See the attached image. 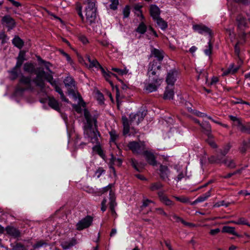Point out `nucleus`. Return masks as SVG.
Instances as JSON below:
<instances>
[{
    "label": "nucleus",
    "mask_w": 250,
    "mask_h": 250,
    "mask_svg": "<svg viewBox=\"0 0 250 250\" xmlns=\"http://www.w3.org/2000/svg\"><path fill=\"white\" fill-rule=\"evenodd\" d=\"M161 68V62L154 60L149 63L147 72L148 78L145 83L144 88L148 92L156 91L161 85L163 81L160 77Z\"/></svg>",
    "instance_id": "obj_1"
},
{
    "label": "nucleus",
    "mask_w": 250,
    "mask_h": 250,
    "mask_svg": "<svg viewBox=\"0 0 250 250\" xmlns=\"http://www.w3.org/2000/svg\"><path fill=\"white\" fill-rule=\"evenodd\" d=\"M146 115V113L145 111H139L136 114H130L129 117V120L126 116H123L122 120L123 125V134L125 135L129 133L130 125L132 124L139 125L144 120Z\"/></svg>",
    "instance_id": "obj_2"
},
{
    "label": "nucleus",
    "mask_w": 250,
    "mask_h": 250,
    "mask_svg": "<svg viewBox=\"0 0 250 250\" xmlns=\"http://www.w3.org/2000/svg\"><path fill=\"white\" fill-rule=\"evenodd\" d=\"M33 89L31 77L21 75L19 79V83L16 87V94L21 95L25 91L32 90Z\"/></svg>",
    "instance_id": "obj_3"
},
{
    "label": "nucleus",
    "mask_w": 250,
    "mask_h": 250,
    "mask_svg": "<svg viewBox=\"0 0 250 250\" xmlns=\"http://www.w3.org/2000/svg\"><path fill=\"white\" fill-rule=\"evenodd\" d=\"M84 137L85 138L93 143L99 144V138L100 137V133L97 129V127L94 128H85L84 129Z\"/></svg>",
    "instance_id": "obj_4"
},
{
    "label": "nucleus",
    "mask_w": 250,
    "mask_h": 250,
    "mask_svg": "<svg viewBox=\"0 0 250 250\" xmlns=\"http://www.w3.org/2000/svg\"><path fill=\"white\" fill-rule=\"evenodd\" d=\"M96 10L95 4L93 2H90L89 5H87L85 8L86 22L91 25L95 22L96 20Z\"/></svg>",
    "instance_id": "obj_5"
},
{
    "label": "nucleus",
    "mask_w": 250,
    "mask_h": 250,
    "mask_svg": "<svg viewBox=\"0 0 250 250\" xmlns=\"http://www.w3.org/2000/svg\"><path fill=\"white\" fill-rule=\"evenodd\" d=\"M47 72L41 68H38L35 72L36 77L33 80V82L36 84V86L40 87L41 89L45 87V83L43 79L45 80V76Z\"/></svg>",
    "instance_id": "obj_6"
},
{
    "label": "nucleus",
    "mask_w": 250,
    "mask_h": 250,
    "mask_svg": "<svg viewBox=\"0 0 250 250\" xmlns=\"http://www.w3.org/2000/svg\"><path fill=\"white\" fill-rule=\"evenodd\" d=\"M128 147L134 154L143 153L146 148L144 142H130L128 144Z\"/></svg>",
    "instance_id": "obj_7"
},
{
    "label": "nucleus",
    "mask_w": 250,
    "mask_h": 250,
    "mask_svg": "<svg viewBox=\"0 0 250 250\" xmlns=\"http://www.w3.org/2000/svg\"><path fill=\"white\" fill-rule=\"evenodd\" d=\"M93 218L91 216L87 215L77 223L76 229L78 230H82L87 228L91 226Z\"/></svg>",
    "instance_id": "obj_8"
},
{
    "label": "nucleus",
    "mask_w": 250,
    "mask_h": 250,
    "mask_svg": "<svg viewBox=\"0 0 250 250\" xmlns=\"http://www.w3.org/2000/svg\"><path fill=\"white\" fill-rule=\"evenodd\" d=\"M84 116L86 121V125L84 126V129L85 128H93V124L94 126L97 127V117L92 116L87 109L84 110Z\"/></svg>",
    "instance_id": "obj_9"
},
{
    "label": "nucleus",
    "mask_w": 250,
    "mask_h": 250,
    "mask_svg": "<svg viewBox=\"0 0 250 250\" xmlns=\"http://www.w3.org/2000/svg\"><path fill=\"white\" fill-rule=\"evenodd\" d=\"M193 29L195 31H197L200 34H208L210 36H211L212 35L211 30L203 24L193 25Z\"/></svg>",
    "instance_id": "obj_10"
},
{
    "label": "nucleus",
    "mask_w": 250,
    "mask_h": 250,
    "mask_svg": "<svg viewBox=\"0 0 250 250\" xmlns=\"http://www.w3.org/2000/svg\"><path fill=\"white\" fill-rule=\"evenodd\" d=\"M1 23L8 27V30L12 29L16 25L14 20L10 15H5L1 19Z\"/></svg>",
    "instance_id": "obj_11"
},
{
    "label": "nucleus",
    "mask_w": 250,
    "mask_h": 250,
    "mask_svg": "<svg viewBox=\"0 0 250 250\" xmlns=\"http://www.w3.org/2000/svg\"><path fill=\"white\" fill-rule=\"evenodd\" d=\"M65 86L67 88L69 93H73L75 88V81L70 76H67L63 81Z\"/></svg>",
    "instance_id": "obj_12"
},
{
    "label": "nucleus",
    "mask_w": 250,
    "mask_h": 250,
    "mask_svg": "<svg viewBox=\"0 0 250 250\" xmlns=\"http://www.w3.org/2000/svg\"><path fill=\"white\" fill-rule=\"evenodd\" d=\"M113 161H116L117 166L118 167H120L122 165V160L120 158H116L114 156V155L112 154L111 155V158L109 159V161L108 163V166H109V168L111 169V170L113 173L114 175L116 176V174L115 169L114 167Z\"/></svg>",
    "instance_id": "obj_13"
},
{
    "label": "nucleus",
    "mask_w": 250,
    "mask_h": 250,
    "mask_svg": "<svg viewBox=\"0 0 250 250\" xmlns=\"http://www.w3.org/2000/svg\"><path fill=\"white\" fill-rule=\"evenodd\" d=\"M5 230L7 234L15 238H18L21 236V232L20 230L14 227L8 226L6 227Z\"/></svg>",
    "instance_id": "obj_14"
},
{
    "label": "nucleus",
    "mask_w": 250,
    "mask_h": 250,
    "mask_svg": "<svg viewBox=\"0 0 250 250\" xmlns=\"http://www.w3.org/2000/svg\"><path fill=\"white\" fill-rule=\"evenodd\" d=\"M143 155L145 156L146 161L149 165L153 166L157 165L156 157L152 152L146 150L143 152Z\"/></svg>",
    "instance_id": "obj_15"
},
{
    "label": "nucleus",
    "mask_w": 250,
    "mask_h": 250,
    "mask_svg": "<svg viewBox=\"0 0 250 250\" xmlns=\"http://www.w3.org/2000/svg\"><path fill=\"white\" fill-rule=\"evenodd\" d=\"M238 27L242 30H245L248 27L247 19L241 15H238L236 18Z\"/></svg>",
    "instance_id": "obj_16"
},
{
    "label": "nucleus",
    "mask_w": 250,
    "mask_h": 250,
    "mask_svg": "<svg viewBox=\"0 0 250 250\" xmlns=\"http://www.w3.org/2000/svg\"><path fill=\"white\" fill-rule=\"evenodd\" d=\"M149 13L153 20L160 17V15L161 11L160 8L155 4H152L150 5Z\"/></svg>",
    "instance_id": "obj_17"
},
{
    "label": "nucleus",
    "mask_w": 250,
    "mask_h": 250,
    "mask_svg": "<svg viewBox=\"0 0 250 250\" xmlns=\"http://www.w3.org/2000/svg\"><path fill=\"white\" fill-rule=\"evenodd\" d=\"M177 75V71L175 70H170L167 75L166 82L169 85H173L176 81V76Z\"/></svg>",
    "instance_id": "obj_18"
},
{
    "label": "nucleus",
    "mask_w": 250,
    "mask_h": 250,
    "mask_svg": "<svg viewBox=\"0 0 250 250\" xmlns=\"http://www.w3.org/2000/svg\"><path fill=\"white\" fill-rule=\"evenodd\" d=\"M48 105L56 110L57 111L60 112L61 110L60 104L57 100H56L53 97H48Z\"/></svg>",
    "instance_id": "obj_19"
},
{
    "label": "nucleus",
    "mask_w": 250,
    "mask_h": 250,
    "mask_svg": "<svg viewBox=\"0 0 250 250\" xmlns=\"http://www.w3.org/2000/svg\"><path fill=\"white\" fill-rule=\"evenodd\" d=\"M200 126L203 129L204 132L206 133L208 137H210L211 136V127L208 122L203 121L200 124Z\"/></svg>",
    "instance_id": "obj_20"
},
{
    "label": "nucleus",
    "mask_w": 250,
    "mask_h": 250,
    "mask_svg": "<svg viewBox=\"0 0 250 250\" xmlns=\"http://www.w3.org/2000/svg\"><path fill=\"white\" fill-rule=\"evenodd\" d=\"M160 176L162 180H166L168 179L169 172L167 166L161 165L160 167Z\"/></svg>",
    "instance_id": "obj_21"
},
{
    "label": "nucleus",
    "mask_w": 250,
    "mask_h": 250,
    "mask_svg": "<svg viewBox=\"0 0 250 250\" xmlns=\"http://www.w3.org/2000/svg\"><path fill=\"white\" fill-rule=\"evenodd\" d=\"M77 243V241L75 238H72L69 241H65L61 243V246L64 250L69 249L75 245Z\"/></svg>",
    "instance_id": "obj_22"
},
{
    "label": "nucleus",
    "mask_w": 250,
    "mask_h": 250,
    "mask_svg": "<svg viewBox=\"0 0 250 250\" xmlns=\"http://www.w3.org/2000/svg\"><path fill=\"white\" fill-rule=\"evenodd\" d=\"M104 77L105 78V80L109 82V83L110 84V85L113 87V84L112 82L110 80V78L111 76H114L115 77H117V75L115 74H114L109 71L107 72H106L105 70L104 69L103 67H101V70Z\"/></svg>",
    "instance_id": "obj_23"
},
{
    "label": "nucleus",
    "mask_w": 250,
    "mask_h": 250,
    "mask_svg": "<svg viewBox=\"0 0 250 250\" xmlns=\"http://www.w3.org/2000/svg\"><path fill=\"white\" fill-rule=\"evenodd\" d=\"M38 61L42 64H43L47 71L46 74H54V72H53L50 69V67L52 66V64L50 63L49 62L45 61V60L42 59L41 57H37Z\"/></svg>",
    "instance_id": "obj_24"
},
{
    "label": "nucleus",
    "mask_w": 250,
    "mask_h": 250,
    "mask_svg": "<svg viewBox=\"0 0 250 250\" xmlns=\"http://www.w3.org/2000/svg\"><path fill=\"white\" fill-rule=\"evenodd\" d=\"M239 69L238 66H235L234 63L231 64L229 68L225 70L223 73V75L226 76L229 74H235Z\"/></svg>",
    "instance_id": "obj_25"
},
{
    "label": "nucleus",
    "mask_w": 250,
    "mask_h": 250,
    "mask_svg": "<svg viewBox=\"0 0 250 250\" xmlns=\"http://www.w3.org/2000/svg\"><path fill=\"white\" fill-rule=\"evenodd\" d=\"M211 189L198 197L191 204L206 201L211 195Z\"/></svg>",
    "instance_id": "obj_26"
},
{
    "label": "nucleus",
    "mask_w": 250,
    "mask_h": 250,
    "mask_svg": "<svg viewBox=\"0 0 250 250\" xmlns=\"http://www.w3.org/2000/svg\"><path fill=\"white\" fill-rule=\"evenodd\" d=\"M24 71L30 74L35 73V68L33 63L31 62H26L23 65Z\"/></svg>",
    "instance_id": "obj_27"
},
{
    "label": "nucleus",
    "mask_w": 250,
    "mask_h": 250,
    "mask_svg": "<svg viewBox=\"0 0 250 250\" xmlns=\"http://www.w3.org/2000/svg\"><path fill=\"white\" fill-rule=\"evenodd\" d=\"M13 44L19 49H21L24 45L23 41L18 36H15L12 40Z\"/></svg>",
    "instance_id": "obj_28"
},
{
    "label": "nucleus",
    "mask_w": 250,
    "mask_h": 250,
    "mask_svg": "<svg viewBox=\"0 0 250 250\" xmlns=\"http://www.w3.org/2000/svg\"><path fill=\"white\" fill-rule=\"evenodd\" d=\"M154 21H156L157 25L162 30H164L167 28V23L162 18L159 17Z\"/></svg>",
    "instance_id": "obj_29"
},
{
    "label": "nucleus",
    "mask_w": 250,
    "mask_h": 250,
    "mask_svg": "<svg viewBox=\"0 0 250 250\" xmlns=\"http://www.w3.org/2000/svg\"><path fill=\"white\" fill-rule=\"evenodd\" d=\"M151 54L157 59L158 61H156L157 62H160L164 58V56L162 53L158 49L154 48L151 51Z\"/></svg>",
    "instance_id": "obj_30"
},
{
    "label": "nucleus",
    "mask_w": 250,
    "mask_h": 250,
    "mask_svg": "<svg viewBox=\"0 0 250 250\" xmlns=\"http://www.w3.org/2000/svg\"><path fill=\"white\" fill-rule=\"evenodd\" d=\"M223 163L229 168H234L236 167L235 161L231 159L227 158L223 161Z\"/></svg>",
    "instance_id": "obj_31"
},
{
    "label": "nucleus",
    "mask_w": 250,
    "mask_h": 250,
    "mask_svg": "<svg viewBox=\"0 0 250 250\" xmlns=\"http://www.w3.org/2000/svg\"><path fill=\"white\" fill-rule=\"evenodd\" d=\"M222 232L228 233L233 235L238 236L237 233L235 230L234 227L229 226H224L222 230Z\"/></svg>",
    "instance_id": "obj_32"
},
{
    "label": "nucleus",
    "mask_w": 250,
    "mask_h": 250,
    "mask_svg": "<svg viewBox=\"0 0 250 250\" xmlns=\"http://www.w3.org/2000/svg\"><path fill=\"white\" fill-rule=\"evenodd\" d=\"M109 208H115L116 206L117 205V203L116 202V196L115 193L110 191L109 193Z\"/></svg>",
    "instance_id": "obj_33"
},
{
    "label": "nucleus",
    "mask_w": 250,
    "mask_h": 250,
    "mask_svg": "<svg viewBox=\"0 0 250 250\" xmlns=\"http://www.w3.org/2000/svg\"><path fill=\"white\" fill-rule=\"evenodd\" d=\"M45 80L49 82L50 84L56 88L58 85L56 81L53 80V74H46L45 76Z\"/></svg>",
    "instance_id": "obj_34"
},
{
    "label": "nucleus",
    "mask_w": 250,
    "mask_h": 250,
    "mask_svg": "<svg viewBox=\"0 0 250 250\" xmlns=\"http://www.w3.org/2000/svg\"><path fill=\"white\" fill-rule=\"evenodd\" d=\"M174 95V91L172 89H169L168 87L166 88V91L164 94V99H172Z\"/></svg>",
    "instance_id": "obj_35"
},
{
    "label": "nucleus",
    "mask_w": 250,
    "mask_h": 250,
    "mask_svg": "<svg viewBox=\"0 0 250 250\" xmlns=\"http://www.w3.org/2000/svg\"><path fill=\"white\" fill-rule=\"evenodd\" d=\"M147 29L146 25L143 22H141L138 27L136 29V31L141 34H144L145 33Z\"/></svg>",
    "instance_id": "obj_36"
},
{
    "label": "nucleus",
    "mask_w": 250,
    "mask_h": 250,
    "mask_svg": "<svg viewBox=\"0 0 250 250\" xmlns=\"http://www.w3.org/2000/svg\"><path fill=\"white\" fill-rule=\"evenodd\" d=\"M11 247L12 250H26L27 249L23 244L20 242H16Z\"/></svg>",
    "instance_id": "obj_37"
},
{
    "label": "nucleus",
    "mask_w": 250,
    "mask_h": 250,
    "mask_svg": "<svg viewBox=\"0 0 250 250\" xmlns=\"http://www.w3.org/2000/svg\"><path fill=\"white\" fill-rule=\"evenodd\" d=\"M208 161L211 164H221L223 161L218 156H212L208 158Z\"/></svg>",
    "instance_id": "obj_38"
},
{
    "label": "nucleus",
    "mask_w": 250,
    "mask_h": 250,
    "mask_svg": "<svg viewBox=\"0 0 250 250\" xmlns=\"http://www.w3.org/2000/svg\"><path fill=\"white\" fill-rule=\"evenodd\" d=\"M163 187V185L161 183L158 182L152 183L150 187V189L151 191H155L156 190L160 189L161 188H162Z\"/></svg>",
    "instance_id": "obj_39"
},
{
    "label": "nucleus",
    "mask_w": 250,
    "mask_h": 250,
    "mask_svg": "<svg viewBox=\"0 0 250 250\" xmlns=\"http://www.w3.org/2000/svg\"><path fill=\"white\" fill-rule=\"evenodd\" d=\"M239 130L242 132L250 134V123H248L245 125L243 124Z\"/></svg>",
    "instance_id": "obj_40"
},
{
    "label": "nucleus",
    "mask_w": 250,
    "mask_h": 250,
    "mask_svg": "<svg viewBox=\"0 0 250 250\" xmlns=\"http://www.w3.org/2000/svg\"><path fill=\"white\" fill-rule=\"evenodd\" d=\"M89 63L90 68L94 67L96 68H99L100 70H101V67H103L96 59H93L91 62H89Z\"/></svg>",
    "instance_id": "obj_41"
},
{
    "label": "nucleus",
    "mask_w": 250,
    "mask_h": 250,
    "mask_svg": "<svg viewBox=\"0 0 250 250\" xmlns=\"http://www.w3.org/2000/svg\"><path fill=\"white\" fill-rule=\"evenodd\" d=\"M188 112H190L191 113L194 114L198 117H206L208 118V117H209V116H208L207 114L200 112L197 110H193L192 109H189V107H188Z\"/></svg>",
    "instance_id": "obj_42"
},
{
    "label": "nucleus",
    "mask_w": 250,
    "mask_h": 250,
    "mask_svg": "<svg viewBox=\"0 0 250 250\" xmlns=\"http://www.w3.org/2000/svg\"><path fill=\"white\" fill-rule=\"evenodd\" d=\"M47 245V243L45 241L43 240H41L37 242V243L33 246V248L34 249H37L43 246H46Z\"/></svg>",
    "instance_id": "obj_43"
},
{
    "label": "nucleus",
    "mask_w": 250,
    "mask_h": 250,
    "mask_svg": "<svg viewBox=\"0 0 250 250\" xmlns=\"http://www.w3.org/2000/svg\"><path fill=\"white\" fill-rule=\"evenodd\" d=\"M10 74V79L12 80L16 79L18 76V73L17 72V68L15 67H13V69L9 71Z\"/></svg>",
    "instance_id": "obj_44"
},
{
    "label": "nucleus",
    "mask_w": 250,
    "mask_h": 250,
    "mask_svg": "<svg viewBox=\"0 0 250 250\" xmlns=\"http://www.w3.org/2000/svg\"><path fill=\"white\" fill-rule=\"evenodd\" d=\"M230 147L231 146L229 144H227L224 146L222 149L220 150V154L223 156H225L229 152Z\"/></svg>",
    "instance_id": "obj_45"
},
{
    "label": "nucleus",
    "mask_w": 250,
    "mask_h": 250,
    "mask_svg": "<svg viewBox=\"0 0 250 250\" xmlns=\"http://www.w3.org/2000/svg\"><path fill=\"white\" fill-rule=\"evenodd\" d=\"M111 70L120 75L126 74L128 73V70L126 68L121 69L117 68H112Z\"/></svg>",
    "instance_id": "obj_46"
},
{
    "label": "nucleus",
    "mask_w": 250,
    "mask_h": 250,
    "mask_svg": "<svg viewBox=\"0 0 250 250\" xmlns=\"http://www.w3.org/2000/svg\"><path fill=\"white\" fill-rule=\"evenodd\" d=\"M205 78L206 83L208 81V73L206 70H203L200 72L198 76V79Z\"/></svg>",
    "instance_id": "obj_47"
},
{
    "label": "nucleus",
    "mask_w": 250,
    "mask_h": 250,
    "mask_svg": "<svg viewBox=\"0 0 250 250\" xmlns=\"http://www.w3.org/2000/svg\"><path fill=\"white\" fill-rule=\"evenodd\" d=\"M93 150L96 151L101 157L104 158V151L99 146H96L93 147Z\"/></svg>",
    "instance_id": "obj_48"
},
{
    "label": "nucleus",
    "mask_w": 250,
    "mask_h": 250,
    "mask_svg": "<svg viewBox=\"0 0 250 250\" xmlns=\"http://www.w3.org/2000/svg\"><path fill=\"white\" fill-rule=\"evenodd\" d=\"M113 184H110L106 187H104V188H102L101 189H100L99 192L101 194H104L109 190L110 191L109 193H110V191H112L111 188L113 187Z\"/></svg>",
    "instance_id": "obj_49"
},
{
    "label": "nucleus",
    "mask_w": 250,
    "mask_h": 250,
    "mask_svg": "<svg viewBox=\"0 0 250 250\" xmlns=\"http://www.w3.org/2000/svg\"><path fill=\"white\" fill-rule=\"evenodd\" d=\"M109 135L110 137V141L113 142H115L117 139L118 137V135L116 133V131L115 130H112L109 132Z\"/></svg>",
    "instance_id": "obj_50"
},
{
    "label": "nucleus",
    "mask_w": 250,
    "mask_h": 250,
    "mask_svg": "<svg viewBox=\"0 0 250 250\" xmlns=\"http://www.w3.org/2000/svg\"><path fill=\"white\" fill-rule=\"evenodd\" d=\"M212 44H211L210 41H209L208 42V46L207 48L204 50L205 54L208 56H210L212 53Z\"/></svg>",
    "instance_id": "obj_51"
},
{
    "label": "nucleus",
    "mask_w": 250,
    "mask_h": 250,
    "mask_svg": "<svg viewBox=\"0 0 250 250\" xmlns=\"http://www.w3.org/2000/svg\"><path fill=\"white\" fill-rule=\"evenodd\" d=\"M233 223L236 225H246L248 224V221L245 218H240L236 221L232 222Z\"/></svg>",
    "instance_id": "obj_52"
},
{
    "label": "nucleus",
    "mask_w": 250,
    "mask_h": 250,
    "mask_svg": "<svg viewBox=\"0 0 250 250\" xmlns=\"http://www.w3.org/2000/svg\"><path fill=\"white\" fill-rule=\"evenodd\" d=\"M111 4L109 5V7L111 9L113 10H116L117 9V6L119 4V0H110Z\"/></svg>",
    "instance_id": "obj_53"
},
{
    "label": "nucleus",
    "mask_w": 250,
    "mask_h": 250,
    "mask_svg": "<svg viewBox=\"0 0 250 250\" xmlns=\"http://www.w3.org/2000/svg\"><path fill=\"white\" fill-rule=\"evenodd\" d=\"M124 18H128L130 14V7L128 5H126L123 10Z\"/></svg>",
    "instance_id": "obj_54"
},
{
    "label": "nucleus",
    "mask_w": 250,
    "mask_h": 250,
    "mask_svg": "<svg viewBox=\"0 0 250 250\" xmlns=\"http://www.w3.org/2000/svg\"><path fill=\"white\" fill-rule=\"evenodd\" d=\"M142 5H140L139 4H136L135 6H134V10L136 11V12H138V13L137 14H138V16H139V15L140 14L141 17L142 18H144V16L142 14V12L141 10V9L142 8Z\"/></svg>",
    "instance_id": "obj_55"
},
{
    "label": "nucleus",
    "mask_w": 250,
    "mask_h": 250,
    "mask_svg": "<svg viewBox=\"0 0 250 250\" xmlns=\"http://www.w3.org/2000/svg\"><path fill=\"white\" fill-rule=\"evenodd\" d=\"M115 87H116V101H117V105H118V106H119L120 103L121 102V100L122 98L120 97L119 90L118 87L117 86H116Z\"/></svg>",
    "instance_id": "obj_56"
},
{
    "label": "nucleus",
    "mask_w": 250,
    "mask_h": 250,
    "mask_svg": "<svg viewBox=\"0 0 250 250\" xmlns=\"http://www.w3.org/2000/svg\"><path fill=\"white\" fill-rule=\"evenodd\" d=\"M105 172V170L102 167H99L95 171V175H97L98 178H99L101 175Z\"/></svg>",
    "instance_id": "obj_57"
},
{
    "label": "nucleus",
    "mask_w": 250,
    "mask_h": 250,
    "mask_svg": "<svg viewBox=\"0 0 250 250\" xmlns=\"http://www.w3.org/2000/svg\"><path fill=\"white\" fill-rule=\"evenodd\" d=\"M162 202L167 206H172L174 205V203L170 199H169L167 197L165 198V199Z\"/></svg>",
    "instance_id": "obj_58"
},
{
    "label": "nucleus",
    "mask_w": 250,
    "mask_h": 250,
    "mask_svg": "<svg viewBox=\"0 0 250 250\" xmlns=\"http://www.w3.org/2000/svg\"><path fill=\"white\" fill-rule=\"evenodd\" d=\"M239 42H237L234 46V52L238 58H240V49L238 46Z\"/></svg>",
    "instance_id": "obj_59"
},
{
    "label": "nucleus",
    "mask_w": 250,
    "mask_h": 250,
    "mask_svg": "<svg viewBox=\"0 0 250 250\" xmlns=\"http://www.w3.org/2000/svg\"><path fill=\"white\" fill-rule=\"evenodd\" d=\"M219 81V79L216 76H213L211 78V82L208 83L209 86L213 85L216 84Z\"/></svg>",
    "instance_id": "obj_60"
},
{
    "label": "nucleus",
    "mask_w": 250,
    "mask_h": 250,
    "mask_svg": "<svg viewBox=\"0 0 250 250\" xmlns=\"http://www.w3.org/2000/svg\"><path fill=\"white\" fill-rule=\"evenodd\" d=\"M174 198L176 199V200L178 201L181 202L182 203H187L188 201V199L184 197V196H181V197H175L174 196Z\"/></svg>",
    "instance_id": "obj_61"
},
{
    "label": "nucleus",
    "mask_w": 250,
    "mask_h": 250,
    "mask_svg": "<svg viewBox=\"0 0 250 250\" xmlns=\"http://www.w3.org/2000/svg\"><path fill=\"white\" fill-rule=\"evenodd\" d=\"M158 196L160 198V200L161 202H162L165 198H166L167 196L164 194V191H160L158 192Z\"/></svg>",
    "instance_id": "obj_62"
},
{
    "label": "nucleus",
    "mask_w": 250,
    "mask_h": 250,
    "mask_svg": "<svg viewBox=\"0 0 250 250\" xmlns=\"http://www.w3.org/2000/svg\"><path fill=\"white\" fill-rule=\"evenodd\" d=\"M150 203H152V201L150 200H149V199L144 200L143 202V205L141 208H145L147 206H148L149 204Z\"/></svg>",
    "instance_id": "obj_63"
},
{
    "label": "nucleus",
    "mask_w": 250,
    "mask_h": 250,
    "mask_svg": "<svg viewBox=\"0 0 250 250\" xmlns=\"http://www.w3.org/2000/svg\"><path fill=\"white\" fill-rule=\"evenodd\" d=\"M106 199H104L102 201V203H101V210L103 212H104L106 210Z\"/></svg>",
    "instance_id": "obj_64"
}]
</instances>
